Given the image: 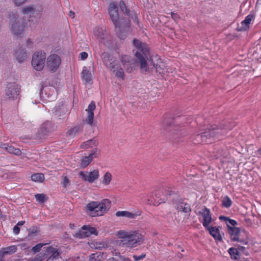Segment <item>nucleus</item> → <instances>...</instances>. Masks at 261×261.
<instances>
[{
	"label": "nucleus",
	"instance_id": "nucleus-41",
	"mask_svg": "<svg viewBox=\"0 0 261 261\" xmlns=\"http://www.w3.org/2000/svg\"><path fill=\"white\" fill-rule=\"evenodd\" d=\"M79 130L80 127L76 126L67 132V135L70 137H74Z\"/></svg>",
	"mask_w": 261,
	"mask_h": 261
},
{
	"label": "nucleus",
	"instance_id": "nucleus-19",
	"mask_svg": "<svg viewBox=\"0 0 261 261\" xmlns=\"http://www.w3.org/2000/svg\"><path fill=\"white\" fill-rule=\"evenodd\" d=\"M199 214L203 217L202 223L203 226L207 228L212 222V217L210 210L205 207L204 209L199 212Z\"/></svg>",
	"mask_w": 261,
	"mask_h": 261
},
{
	"label": "nucleus",
	"instance_id": "nucleus-38",
	"mask_svg": "<svg viewBox=\"0 0 261 261\" xmlns=\"http://www.w3.org/2000/svg\"><path fill=\"white\" fill-rule=\"evenodd\" d=\"M112 179V175L111 174L108 172H106L103 176V180H102V184L108 185Z\"/></svg>",
	"mask_w": 261,
	"mask_h": 261
},
{
	"label": "nucleus",
	"instance_id": "nucleus-48",
	"mask_svg": "<svg viewBox=\"0 0 261 261\" xmlns=\"http://www.w3.org/2000/svg\"><path fill=\"white\" fill-rule=\"evenodd\" d=\"M107 261H121L120 259V253H116L114 257H110Z\"/></svg>",
	"mask_w": 261,
	"mask_h": 261
},
{
	"label": "nucleus",
	"instance_id": "nucleus-7",
	"mask_svg": "<svg viewBox=\"0 0 261 261\" xmlns=\"http://www.w3.org/2000/svg\"><path fill=\"white\" fill-rule=\"evenodd\" d=\"M20 87L15 83H9L5 90V97L9 100H14L18 98Z\"/></svg>",
	"mask_w": 261,
	"mask_h": 261
},
{
	"label": "nucleus",
	"instance_id": "nucleus-13",
	"mask_svg": "<svg viewBox=\"0 0 261 261\" xmlns=\"http://www.w3.org/2000/svg\"><path fill=\"white\" fill-rule=\"evenodd\" d=\"M120 61L127 72H132L136 66V61L127 55L122 56Z\"/></svg>",
	"mask_w": 261,
	"mask_h": 261
},
{
	"label": "nucleus",
	"instance_id": "nucleus-35",
	"mask_svg": "<svg viewBox=\"0 0 261 261\" xmlns=\"http://www.w3.org/2000/svg\"><path fill=\"white\" fill-rule=\"evenodd\" d=\"M90 247L92 248H94L96 249L101 250L103 248H105L107 247V245L103 242H95L92 243L90 245Z\"/></svg>",
	"mask_w": 261,
	"mask_h": 261
},
{
	"label": "nucleus",
	"instance_id": "nucleus-46",
	"mask_svg": "<svg viewBox=\"0 0 261 261\" xmlns=\"http://www.w3.org/2000/svg\"><path fill=\"white\" fill-rule=\"evenodd\" d=\"M100 259V255L98 254L97 253H92L90 256V261H98Z\"/></svg>",
	"mask_w": 261,
	"mask_h": 261
},
{
	"label": "nucleus",
	"instance_id": "nucleus-63",
	"mask_svg": "<svg viewBox=\"0 0 261 261\" xmlns=\"http://www.w3.org/2000/svg\"><path fill=\"white\" fill-rule=\"evenodd\" d=\"M0 261H4V258H2V259H0Z\"/></svg>",
	"mask_w": 261,
	"mask_h": 261
},
{
	"label": "nucleus",
	"instance_id": "nucleus-23",
	"mask_svg": "<svg viewBox=\"0 0 261 261\" xmlns=\"http://www.w3.org/2000/svg\"><path fill=\"white\" fill-rule=\"evenodd\" d=\"M175 204V208L179 211L183 212L185 213L191 211V207L189 204L184 203L182 200L179 197V199L176 202H173Z\"/></svg>",
	"mask_w": 261,
	"mask_h": 261
},
{
	"label": "nucleus",
	"instance_id": "nucleus-20",
	"mask_svg": "<svg viewBox=\"0 0 261 261\" xmlns=\"http://www.w3.org/2000/svg\"><path fill=\"white\" fill-rule=\"evenodd\" d=\"M96 108L94 101H92L89 105L88 109L86 110L88 113L87 117L86 119L87 123L91 126L93 125L94 113L93 111Z\"/></svg>",
	"mask_w": 261,
	"mask_h": 261
},
{
	"label": "nucleus",
	"instance_id": "nucleus-36",
	"mask_svg": "<svg viewBox=\"0 0 261 261\" xmlns=\"http://www.w3.org/2000/svg\"><path fill=\"white\" fill-rule=\"evenodd\" d=\"M232 204V201L230 198L226 196L224 197L222 201V206L224 207L229 208Z\"/></svg>",
	"mask_w": 261,
	"mask_h": 261
},
{
	"label": "nucleus",
	"instance_id": "nucleus-44",
	"mask_svg": "<svg viewBox=\"0 0 261 261\" xmlns=\"http://www.w3.org/2000/svg\"><path fill=\"white\" fill-rule=\"evenodd\" d=\"M119 6H120V8L121 11L123 13H125L126 14H128L129 11L126 8V5H125L124 1H121L120 2V3H119Z\"/></svg>",
	"mask_w": 261,
	"mask_h": 261
},
{
	"label": "nucleus",
	"instance_id": "nucleus-30",
	"mask_svg": "<svg viewBox=\"0 0 261 261\" xmlns=\"http://www.w3.org/2000/svg\"><path fill=\"white\" fill-rule=\"evenodd\" d=\"M116 216L117 217H125L131 219L135 218L136 215L128 211H118L116 213Z\"/></svg>",
	"mask_w": 261,
	"mask_h": 261
},
{
	"label": "nucleus",
	"instance_id": "nucleus-1",
	"mask_svg": "<svg viewBox=\"0 0 261 261\" xmlns=\"http://www.w3.org/2000/svg\"><path fill=\"white\" fill-rule=\"evenodd\" d=\"M233 126L230 124H223V126H219L216 124L211 125L201 133L193 136V142L195 144L212 143L216 140L222 139L227 131L231 129Z\"/></svg>",
	"mask_w": 261,
	"mask_h": 261
},
{
	"label": "nucleus",
	"instance_id": "nucleus-64",
	"mask_svg": "<svg viewBox=\"0 0 261 261\" xmlns=\"http://www.w3.org/2000/svg\"><path fill=\"white\" fill-rule=\"evenodd\" d=\"M177 247H178V248H180V246L179 245H178V246H177Z\"/></svg>",
	"mask_w": 261,
	"mask_h": 261
},
{
	"label": "nucleus",
	"instance_id": "nucleus-47",
	"mask_svg": "<svg viewBox=\"0 0 261 261\" xmlns=\"http://www.w3.org/2000/svg\"><path fill=\"white\" fill-rule=\"evenodd\" d=\"M29 237H32L33 234L36 233L38 232V228L35 226H33L28 229Z\"/></svg>",
	"mask_w": 261,
	"mask_h": 261
},
{
	"label": "nucleus",
	"instance_id": "nucleus-49",
	"mask_svg": "<svg viewBox=\"0 0 261 261\" xmlns=\"http://www.w3.org/2000/svg\"><path fill=\"white\" fill-rule=\"evenodd\" d=\"M70 181L67 176H63V180L62 182L63 186L66 188L69 185Z\"/></svg>",
	"mask_w": 261,
	"mask_h": 261
},
{
	"label": "nucleus",
	"instance_id": "nucleus-45",
	"mask_svg": "<svg viewBox=\"0 0 261 261\" xmlns=\"http://www.w3.org/2000/svg\"><path fill=\"white\" fill-rule=\"evenodd\" d=\"M44 244L42 243L38 244L32 248V251L34 253L38 252L40 251L41 248L44 246Z\"/></svg>",
	"mask_w": 261,
	"mask_h": 261
},
{
	"label": "nucleus",
	"instance_id": "nucleus-62",
	"mask_svg": "<svg viewBox=\"0 0 261 261\" xmlns=\"http://www.w3.org/2000/svg\"><path fill=\"white\" fill-rule=\"evenodd\" d=\"M181 252H184V251H185V250H184V249H182L181 250Z\"/></svg>",
	"mask_w": 261,
	"mask_h": 261
},
{
	"label": "nucleus",
	"instance_id": "nucleus-14",
	"mask_svg": "<svg viewBox=\"0 0 261 261\" xmlns=\"http://www.w3.org/2000/svg\"><path fill=\"white\" fill-rule=\"evenodd\" d=\"M101 58L103 64L110 70H113L116 66V59L112 55L108 53L101 54Z\"/></svg>",
	"mask_w": 261,
	"mask_h": 261
},
{
	"label": "nucleus",
	"instance_id": "nucleus-29",
	"mask_svg": "<svg viewBox=\"0 0 261 261\" xmlns=\"http://www.w3.org/2000/svg\"><path fill=\"white\" fill-rule=\"evenodd\" d=\"M82 74V80L85 84L89 83L91 81V74L90 71L88 70L86 67H85L83 68Z\"/></svg>",
	"mask_w": 261,
	"mask_h": 261
},
{
	"label": "nucleus",
	"instance_id": "nucleus-56",
	"mask_svg": "<svg viewBox=\"0 0 261 261\" xmlns=\"http://www.w3.org/2000/svg\"><path fill=\"white\" fill-rule=\"evenodd\" d=\"M8 144L4 143H0V147L2 149H5L6 151V148H7Z\"/></svg>",
	"mask_w": 261,
	"mask_h": 261
},
{
	"label": "nucleus",
	"instance_id": "nucleus-22",
	"mask_svg": "<svg viewBox=\"0 0 261 261\" xmlns=\"http://www.w3.org/2000/svg\"><path fill=\"white\" fill-rule=\"evenodd\" d=\"M255 15L254 13L251 12L248 14L243 20L241 23V26L240 27L239 30L241 31H245L249 28V24L254 19Z\"/></svg>",
	"mask_w": 261,
	"mask_h": 261
},
{
	"label": "nucleus",
	"instance_id": "nucleus-16",
	"mask_svg": "<svg viewBox=\"0 0 261 261\" xmlns=\"http://www.w3.org/2000/svg\"><path fill=\"white\" fill-rule=\"evenodd\" d=\"M227 231L232 241L242 242L244 244L246 245L248 244L247 240L240 239V228L232 226L229 227Z\"/></svg>",
	"mask_w": 261,
	"mask_h": 261
},
{
	"label": "nucleus",
	"instance_id": "nucleus-32",
	"mask_svg": "<svg viewBox=\"0 0 261 261\" xmlns=\"http://www.w3.org/2000/svg\"><path fill=\"white\" fill-rule=\"evenodd\" d=\"M111 71L113 72L118 77L122 79L124 78V73L123 69L122 68L120 67L116 68V67L113 70H111Z\"/></svg>",
	"mask_w": 261,
	"mask_h": 261
},
{
	"label": "nucleus",
	"instance_id": "nucleus-42",
	"mask_svg": "<svg viewBox=\"0 0 261 261\" xmlns=\"http://www.w3.org/2000/svg\"><path fill=\"white\" fill-rule=\"evenodd\" d=\"M34 10L35 9L33 6H29L23 8L21 10V12L24 14H29L34 12Z\"/></svg>",
	"mask_w": 261,
	"mask_h": 261
},
{
	"label": "nucleus",
	"instance_id": "nucleus-54",
	"mask_svg": "<svg viewBox=\"0 0 261 261\" xmlns=\"http://www.w3.org/2000/svg\"><path fill=\"white\" fill-rule=\"evenodd\" d=\"M171 16L174 20H176L179 18V16L177 13H174L173 12L171 13Z\"/></svg>",
	"mask_w": 261,
	"mask_h": 261
},
{
	"label": "nucleus",
	"instance_id": "nucleus-33",
	"mask_svg": "<svg viewBox=\"0 0 261 261\" xmlns=\"http://www.w3.org/2000/svg\"><path fill=\"white\" fill-rule=\"evenodd\" d=\"M31 179L35 182H42L44 180V175L42 173H36L31 176Z\"/></svg>",
	"mask_w": 261,
	"mask_h": 261
},
{
	"label": "nucleus",
	"instance_id": "nucleus-34",
	"mask_svg": "<svg viewBox=\"0 0 261 261\" xmlns=\"http://www.w3.org/2000/svg\"><path fill=\"white\" fill-rule=\"evenodd\" d=\"M6 151L12 153L16 155H20L21 154V151L19 148H14L12 146L8 145L7 148H6Z\"/></svg>",
	"mask_w": 261,
	"mask_h": 261
},
{
	"label": "nucleus",
	"instance_id": "nucleus-25",
	"mask_svg": "<svg viewBox=\"0 0 261 261\" xmlns=\"http://www.w3.org/2000/svg\"><path fill=\"white\" fill-rule=\"evenodd\" d=\"M17 248L15 245L11 246L6 248L2 249L0 250V259L4 258L6 254H11L17 251Z\"/></svg>",
	"mask_w": 261,
	"mask_h": 261
},
{
	"label": "nucleus",
	"instance_id": "nucleus-10",
	"mask_svg": "<svg viewBox=\"0 0 261 261\" xmlns=\"http://www.w3.org/2000/svg\"><path fill=\"white\" fill-rule=\"evenodd\" d=\"M61 63L60 57L56 54H52L47 58L46 67L50 72L54 73L58 69Z\"/></svg>",
	"mask_w": 261,
	"mask_h": 261
},
{
	"label": "nucleus",
	"instance_id": "nucleus-58",
	"mask_svg": "<svg viewBox=\"0 0 261 261\" xmlns=\"http://www.w3.org/2000/svg\"><path fill=\"white\" fill-rule=\"evenodd\" d=\"M69 16H70L72 18H74V12L72 11H70L69 12V14H68Z\"/></svg>",
	"mask_w": 261,
	"mask_h": 261
},
{
	"label": "nucleus",
	"instance_id": "nucleus-55",
	"mask_svg": "<svg viewBox=\"0 0 261 261\" xmlns=\"http://www.w3.org/2000/svg\"><path fill=\"white\" fill-rule=\"evenodd\" d=\"M120 259L121 261H132L131 259L128 257H125L120 254Z\"/></svg>",
	"mask_w": 261,
	"mask_h": 261
},
{
	"label": "nucleus",
	"instance_id": "nucleus-52",
	"mask_svg": "<svg viewBox=\"0 0 261 261\" xmlns=\"http://www.w3.org/2000/svg\"><path fill=\"white\" fill-rule=\"evenodd\" d=\"M88 57V54L86 52H82L80 54V58L81 60H84Z\"/></svg>",
	"mask_w": 261,
	"mask_h": 261
},
{
	"label": "nucleus",
	"instance_id": "nucleus-4",
	"mask_svg": "<svg viewBox=\"0 0 261 261\" xmlns=\"http://www.w3.org/2000/svg\"><path fill=\"white\" fill-rule=\"evenodd\" d=\"M117 236L122 239L120 242L118 241L119 245L122 244L126 247L132 248L142 243L141 235L135 232L119 230L117 232Z\"/></svg>",
	"mask_w": 261,
	"mask_h": 261
},
{
	"label": "nucleus",
	"instance_id": "nucleus-8",
	"mask_svg": "<svg viewBox=\"0 0 261 261\" xmlns=\"http://www.w3.org/2000/svg\"><path fill=\"white\" fill-rule=\"evenodd\" d=\"M45 59L46 54L44 51H39L34 53L32 60L33 68L37 71L42 70L44 66Z\"/></svg>",
	"mask_w": 261,
	"mask_h": 261
},
{
	"label": "nucleus",
	"instance_id": "nucleus-17",
	"mask_svg": "<svg viewBox=\"0 0 261 261\" xmlns=\"http://www.w3.org/2000/svg\"><path fill=\"white\" fill-rule=\"evenodd\" d=\"M173 119L169 117L165 118L163 122V127L172 135L178 134V126L172 124Z\"/></svg>",
	"mask_w": 261,
	"mask_h": 261
},
{
	"label": "nucleus",
	"instance_id": "nucleus-21",
	"mask_svg": "<svg viewBox=\"0 0 261 261\" xmlns=\"http://www.w3.org/2000/svg\"><path fill=\"white\" fill-rule=\"evenodd\" d=\"M55 129V125L50 121H46L42 124L39 130V134L44 136L48 133L54 131Z\"/></svg>",
	"mask_w": 261,
	"mask_h": 261
},
{
	"label": "nucleus",
	"instance_id": "nucleus-27",
	"mask_svg": "<svg viewBox=\"0 0 261 261\" xmlns=\"http://www.w3.org/2000/svg\"><path fill=\"white\" fill-rule=\"evenodd\" d=\"M219 219L221 221H224L227 225V229H228L229 227H235L237 224V222L233 219H231L227 217L224 216H220L219 217Z\"/></svg>",
	"mask_w": 261,
	"mask_h": 261
},
{
	"label": "nucleus",
	"instance_id": "nucleus-11",
	"mask_svg": "<svg viewBox=\"0 0 261 261\" xmlns=\"http://www.w3.org/2000/svg\"><path fill=\"white\" fill-rule=\"evenodd\" d=\"M109 14L115 27L120 30L122 27L120 24V20L118 13V7L115 3H112L110 4L109 6Z\"/></svg>",
	"mask_w": 261,
	"mask_h": 261
},
{
	"label": "nucleus",
	"instance_id": "nucleus-43",
	"mask_svg": "<svg viewBox=\"0 0 261 261\" xmlns=\"http://www.w3.org/2000/svg\"><path fill=\"white\" fill-rule=\"evenodd\" d=\"M45 259L43 252L38 254L34 258L30 259L28 261H42Z\"/></svg>",
	"mask_w": 261,
	"mask_h": 261
},
{
	"label": "nucleus",
	"instance_id": "nucleus-28",
	"mask_svg": "<svg viewBox=\"0 0 261 261\" xmlns=\"http://www.w3.org/2000/svg\"><path fill=\"white\" fill-rule=\"evenodd\" d=\"M15 56L19 62H22L26 59L27 54L26 50L20 48L16 51Z\"/></svg>",
	"mask_w": 261,
	"mask_h": 261
},
{
	"label": "nucleus",
	"instance_id": "nucleus-59",
	"mask_svg": "<svg viewBox=\"0 0 261 261\" xmlns=\"http://www.w3.org/2000/svg\"><path fill=\"white\" fill-rule=\"evenodd\" d=\"M25 223V221H19L16 224L17 226H22Z\"/></svg>",
	"mask_w": 261,
	"mask_h": 261
},
{
	"label": "nucleus",
	"instance_id": "nucleus-15",
	"mask_svg": "<svg viewBox=\"0 0 261 261\" xmlns=\"http://www.w3.org/2000/svg\"><path fill=\"white\" fill-rule=\"evenodd\" d=\"M79 175L84 180L87 181L89 183H93L99 176V172L97 170H94L89 172L81 171Z\"/></svg>",
	"mask_w": 261,
	"mask_h": 261
},
{
	"label": "nucleus",
	"instance_id": "nucleus-18",
	"mask_svg": "<svg viewBox=\"0 0 261 261\" xmlns=\"http://www.w3.org/2000/svg\"><path fill=\"white\" fill-rule=\"evenodd\" d=\"M99 154V151L97 148H95L88 156L83 158L80 164L81 167L82 168L86 167L93 160L94 158H97Z\"/></svg>",
	"mask_w": 261,
	"mask_h": 261
},
{
	"label": "nucleus",
	"instance_id": "nucleus-50",
	"mask_svg": "<svg viewBox=\"0 0 261 261\" xmlns=\"http://www.w3.org/2000/svg\"><path fill=\"white\" fill-rule=\"evenodd\" d=\"M145 257V254L142 253L140 255H134L133 258L135 261H139L143 259Z\"/></svg>",
	"mask_w": 261,
	"mask_h": 261
},
{
	"label": "nucleus",
	"instance_id": "nucleus-61",
	"mask_svg": "<svg viewBox=\"0 0 261 261\" xmlns=\"http://www.w3.org/2000/svg\"><path fill=\"white\" fill-rule=\"evenodd\" d=\"M177 257H178V258H182V255L181 253H178V254H177Z\"/></svg>",
	"mask_w": 261,
	"mask_h": 261
},
{
	"label": "nucleus",
	"instance_id": "nucleus-2",
	"mask_svg": "<svg viewBox=\"0 0 261 261\" xmlns=\"http://www.w3.org/2000/svg\"><path fill=\"white\" fill-rule=\"evenodd\" d=\"M133 43L136 48L134 50V54L140 63L142 71L149 72L153 68H155L157 70V65L153 62L152 59L149 61V63L146 60L149 53L147 44L136 39L133 40Z\"/></svg>",
	"mask_w": 261,
	"mask_h": 261
},
{
	"label": "nucleus",
	"instance_id": "nucleus-51",
	"mask_svg": "<svg viewBox=\"0 0 261 261\" xmlns=\"http://www.w3.org/2000/svg\"><path fill=\"white\" fill-rule=\"evenodd\" d=\"M13 233L15 234H18L19 232H20V228L18 226H17V225H16L14 227H13Z\"/></svg>",
	"mask_w": 261,
	"mask_h": 261
},
{
	"label": "nucleus",
	"instance_id": "nucleus-53",
	"mask_svg": "<svg viewBox=\"0 0 261 261\" xmlns=\"http://www.w3.org/2000/svg\"><path fill=\"white\" fill-rule=\"evenodd\" d=\"M26 0H13L14 3L16 6H19L23 4Z\"/></svg>",
	"mask_w": 261,
	"mask_h": 261
},
{
	"label": "nucleus",
	"instance_id": "nucleus-9",
	"mask_svg": "<svg viewBox=\"0 0 261 261\" xmlns=\"http://www.w3.org/2000/svg\"><path fill=\"white\" fill-rule=\"evenodd\" d=\"M43 252L45 261H64L61 256V252L58 249L51 246L44 248Z\"/></svg>",
	"mask_w": 261,
	"mask_h": 261
},
{
	"label": "nucleus",
	"instance_id": "nucleus-37",
	"mask_svg": "<svg viewBox=\"0 0 261 261\" xmlns=\"http://www.w3.org/2000/svg\"><path fill=\"white\" fill-rule=\"evenodd\" d=\"M228 252L232 259H237L239 258V252L236 248H230L229 249Z\"/></svg>",
	"mask_w": 261,
	"mask_h": 261
},
{
	"label": "nucleus",
	"instance_id": "nucleus-39",
	"mask_svg": "<svg viewBox=\"0 0 261 261\" xmlns=\"http://www.w3.org/2000/svg\"><path fill=\"white\" fill-rule=\"evenodd\" d=\"M214 156L216 159H218L221 156H225V152L222 149H217L214 152Z\"/></svg>",
	"mask_w": 261,
	"mask_h": 261
},
{
	"label": "nucleus",
	"instance_id": "nucleus-5",
	"mask_svg": "<svg viewBox=\"0 0 261 261\" xmlns=\"http://www.w3.org/2000/svg\"><path fill=\"white\" fill-rule=\"evenodd\" d=\"M111 206V201L108 199H105L100 202L92 201L87 205V210L90 211V215L92 217L101 216L108 211Z\"/></svg>",
	"mask_w": 261,
	"mask_h": 261
},
{
	"label": "nucleus",
	"instance_id": "nucleus-12",
	"mask_svg": "<svg viewBox=\"0 0 261 261\" xmlns=\"http://www.w3.org/2000/svg\"><path fill=\"white\" fill-rule=\"evenodd\" d=\"M91 234H94L95 236L98 234V232L96 228L89 225H84L73 236L77 238L83 239L89 237Z\"/></svg>",
	"mask_w": 261,
	"mask_h": 261
},
{
	"label": "nucleus",
	"instance_id": "nucleus-40",
	"mask_svg": "<svg viewBox=\"0 0 261 261\" xmlns=\"http://www.w3.org/2000/svg\"><path fill=\"white\" fill-rule=\"evenodd\" d=\"M35 198L38 202L43 203L46 201L45 195L43 194H37L35 195Z\"/></svg>",
	"mask_w": 261,
	"mask_h": 261
},
{
	"label": "nucleus",
	"instance_id": "nucleus-60",
	"mask_svg": "<svg viewBox=\"0 0 261 261\" xmlns=\"http://www.w3.org/2000/svg\"><path fill=\"white\" fill-rule=\"evenodd\" d=\"M61 116L62 117L63 119H64L66 118V114L64 112V114ZM60 119H62V118H61Z\"/></svg>",
	"mask_w": 261,
	"mask_h": 261
},
{
	"label": "nucleus",
	"instance_id": "nucleus-3",
	"mask_svg": "<svg viewBox=\"0 0 261 261\" xmlns=\"http://www.w3.org/2000/svg\"><path fill=\"white\" fill-rule=\"evenodd\" d=\"M179 199L178 194L174 191H173L171 188H161L156 190L154 192V196H152V198L148 199L150 203L153 204H161L168 201L169 203L176 202Z\"/></svg>",
	"mask_w": 261,
	"mask_h": 261
},
{
	"label": "nucleus",
	"instance_id": "nucleus-57",
	"mask_svg": "<svg viewBox=\"0 0 261 261\" xmlns=\"http://www.w3.org/2000/svg\"><path fill=\"white\" fill-rule=\"evenodd\" d=\"M27 45L30 47V46H32L33 44V42L31 41L30 39H29L27 41Z\"/></svg>",
	"mask_w": 261,
	"mask_h": 261
},
{
	"label": "nucleus",
	"instance_id": "nucleus-31",
	"mask_svg": "<svg viewBox=\"0 0 261 261\" xmlns=\"http://www.w3.org/2000/svg\"><path fill=\"white\" fill-rule=\"evenodd\" d=\"M97 145L96 141L94 139L89 140L83 143L81 147L82 148H88L90 147H95Z\"/></svg>",
	"mask_w": 261,
	"mask_h": 261
},
{
	"label": "nucleus",
	"instance_id": "nucleus-24",
	"mask_svg": "<svg viewBox=\"0 0 261 261\" xmlns=\"http://www.w3.org/2000/svg\"><path fill=\"white\" fill-rule=\"evenodd\" d=\"M219 228H221V227H217L216 226L214 227H210L208 226L207 228V230H208L210 234L217 241H222V238L220 233V230Z\"/></svg>",
	"mask_w": 261,
	"mask_h": 261
},
{
	"label": "nucleus",
	"instance_id": "nucleus-6",
	"mask_svg": "<svg viewBox=\"0 0 261 261\" xmlns=\"http://www.w3.org/2000/svg\"><path fill=\"white\" fill-rule=\"evenodd\" d=\"M10 29L12 33L16 35H20L24 31L23 19L19 17L17 14L12 13L10 17Z\"/></svg>",
	"mask_w": 261,
	"mask_h": 261
},
{
	"label": "nucleus",
	"instance_id": "nucleus-26",
	"mask_svg": "<svg viewBox=\"0 0 261 261\" xmlns=\"http://www.w3.org/2000/svg\"><path fill=\"white\" fill-rule=\"evenodd\" d=\"M94 34L101 42L102 40H105L106 35L105 30L103 28L100 27L96 28L94 29Z\"/></svg>",
	"mask_w": 261,
	"mask_h": 261
}]
</instances>
